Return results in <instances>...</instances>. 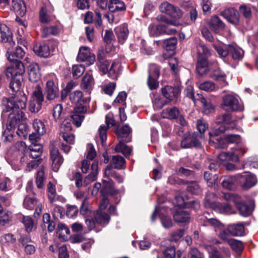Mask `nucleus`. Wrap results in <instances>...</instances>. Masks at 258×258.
<instances>
[{
	"mask_svg": "<svg viewBox=\"0 0 258 258\" xmlns=\"http://www.w3.org/2000/svg\"><path fill=\"white\" fill-rule=\"evenodd\" d=\"M27 101V97L23 92H20L15 98L8 100L7 111L12 110L9 114L7 124V129L9 131L14 128L19 121L26 119L22 109L26 108Z\"/></svg>",
	"mask_w": 258,
	"mask_h": 258,
	"instance_id": "obj_1",
	"label": "nucleus"
},
{
	"mask_svg": "<svg viewBox=\"0 0 258 258\" xmlns=\"http://www.w3.org/2000/svg\"><path fill=\"white\" fill-rule=\"evenodd\" d=\"M69 97L72 103L80 104L79 105L74 108L71 115L73 123L77 127H79L84 119V114L88 110L87 107L85 104L90 102V98L83 97V93L80 90L71 93Z\"/></svg>",
	"mask_w": 258,
	"mask_h": 258,
	"instance_id": "obj_2",
	"label": "nucleus"
},
{
	"mask_svg": "<svg viewBox=\"0 0 258 258\" xmlns=\"http://www.w3.org/2000/svg\"><path fill=\"white\" fill-rule=\"evenodd\" d=\"M44 97L41 86L37 85L35 87L29 104V109L32 113H37L39 111L44 101Z\"/></svg>",
	"mask_w": 258,
	"mask_h": 258,
	"instance_id": "obj_3",
	"label": "nucleus"
},
{
	"mask_svg": "<svg viewBox=\"0 0 258 258\" xmlns=\"http://www.w3.org/2000/svg\"><path fill=\"white\" fill-rule=\"evenodd\" d=\"M235 150L232 152H222L218 156L220 160L223 161H231L232 162H237L238 161V156L243 155L246 152V149L241 144L237 145L234 147Z\"/></svg>",
	"mask_w": 258,
	"mask_h": 258,
	"instance_id": "obj_4",
	"label": "nucleus"
},
{
	"mask_svg": "<svg viewBox=\"0 0 258 258\" xmlns=\"http://www.w3.org/2000/svg\"><path fill=\"white\" fill-rule=\"evenodd\" d=\"M202 139V136L199 135L197 133H194L191 135H185L181 141L180 145L182 148H190L193 146L199 147L200 140Z\"/></svg>",
	"mask_w": 258,
	"mask_h": 258,
	"instance_id": "obj_5",
	"label": "nucleus"
},
{
	"mask_svg": "<svg viewBox=\"0 0 258 258\" xmlns=\"http://www.w3.org/2000/svg\"><path fill=\"white\" fill-rule=\"evenodd\" d=\"M160 11L174 19H179L182 15L181 10L174 7L170 3L165 2L162 3L159 7Z\"/></svg>",
	"mask_w": 258,
	"mask_h": 258,
	"instance_id": "obj_6",
	"label": "nucleus"
},
{
	"mask_svg": "<svg viewBox=\"0 0 258 258\" xmlns=\"http://www.w3.org/2000/svg\"><path fill=\"white\" fill-rule=\"evenodd\" d=\"M223 107L233 111H241L243 106L239 103L238 100L233 95L228 94L223 97Z\"/></svg>",
	"mask_w": 258,
	"mask_h": 258,
	"instance_id": "obj_7",
	"label": "nucleus"
},
{
	"mask_svg": "<svg viewBox=\"0 0 258 258\" xmlns=\"http://www.w3.org/2000/svg\"><path fill=\"white\" fill-rule=\"evenodd\" d=\"M46 98L49 101L53 100L59 97L58 85L52 80L47 81L44 89Z\"/></svg>",
	"mask_w": 258,
	"mask_h": 258,
	"instance_id": "obj_8",
	"label": "nucleus"
},
{
	"mask_svg": "<svg viewBox=\"0 0 258 258\" xmlns=\"http://www.w3.org/2000/svg\"><path fill=\"white\" fill-rule=\"evenodd\" d=\"M13 64L7 68L6 75L8 78L17 77L22 76L25 72V67L20 61H12Z\"/></svg>",
	"mask_w": 258,
	"mask_h": 258,
	"instance_id": "obj_9",
	"label": "nucleus"
},
{
	"mask_svg": "<svg viewBox=\"0 0 258 258\" xmlns=\"http://www.w3.org/2000/svg\"><path fill=\"white\" fill-rule=\"evenodd\" d=\"M220 14L231 24L235 26L240 24V15L236 9L227 8L222 11Z\"/></svg>",
	"mask_w": 258,
	"mask_h": 258,
	"instance_id": "obj_10",
	"label": "nucleus"
},
{
	"mask_svg": "<svg viewBox=\"0 0 258 258\" xmlns=\"http://www.w3.org/2000/svg\"><path fill=\"white\" fill-rule=\"evenodd\" d=\"M209 214L208 212H204L203 215L199 216L198 220L203 221L204 226L210 225L212 226L216 232L223 230L224 229V225L216 219L210 218Z\"/></svg>",
	"mask_w": 258,
	"mask_h": 258,
	"instance_id": "obj_11",
	"label": "nucleus"
},
{
	"mask_svg": "<svg viewBox=\"0 0 258 258\" xmlns=\"http://www.w3.org/2000/svg\"><path fill=\"white\" fill-rule=\"evenodd\" d=\"M238 182L243 188L248 189L254 186L256 180L255 177L249 172L237 174Z\"/></svg>",
	"mask_w": 258,
	"mask_h": 258,
	"instance_id": "obj_12",
	"label": "nucleus"
},
{
	"mask_svg": "<svg viewBox=\"0 0 258 258\" xmlns=\"http://www.w3.org/2000/svg\"><path fill=\"white\" fill-rule=\"evenodd\" d=\"M77 60L79 61H87V64L90 66L94 62L95 56L90 52L88 47L82 46L80 48Z\"/></svg>",
	"mask_w": 258,
	"mask_h": 258,
	"instance_id": "obj_13",
	"label": "nucleus"
},
{
	"mask_svg": "<svg viewBox=\"0 0 258 258\" xmlns=\"http://www.w3.org/2000/svg\"><path fill=\"white\" fill-rule=\"evenodd\" d=\"M163 95L169 101L176 102L180 93L178 87L166 86L162 89Z\"/></svg>",
	"mask_w": 258,
	"mask_h": 258,
	"instance_id": "obj_14",
	"label": "nucleus"
},
{
	"mask_svg": "<svg viewBox=\"0 0 258 258\" xmlns=\"http://www.w3.org/2000/svg\"><path fill=\"white\" fill-rule=\"evenodd\" d=\"M95 84L91 71L87 72L82 78L80 87L85 92L90 93Z\"/></svg>",
	"mask_w": 258,
	"mask_h": 258,
	"instance_id": "obj_15",
	"label": "nucleus"
},
{
	"mask_svg": "<svg viewBox=\"0 0 258 258\" xmlns=\"http://www.w3.org/2000/svg\"><path fill=\"white\" fill-rule=\"evenodd\" d=\"M12 33L8 27L5 24H0V41L3 42L7 43L6 47L15 44V42L11 41Z\"/></svg>",
	"mask_w": 258,
	"mask_h": 258,
	"instance_id": "obj_16",
	"label": "nucleus"
},
{
	"mask_svg": "<svg viewBox=\"0 0 258 258\" xmlns=\"http://www.w3.org/2000/svg\"><path fill=\"white\" fill-rule=\"evenodd\" d=\"M53 9L50 6H44L42 7L40 13L39 19L41 23H48L54 19L52 14Z\"/></svg>",
	"mask_w": 258,
	"mask_h": 258,
	"instance_id": "obj_17",
	"label": "nucleus"
},
{
	"mask_svg": "<svg viewBox=\"0 0 258 258\" xmlns=\"http://www.w3.org/2000/svg\"><path fill=\"white\" fill-rule=\"evenodd\" d=\"M7 48V58L10 61H20L19 59L24 56L25 52L20 47H17L14 50L11 49L9 46Z\"/></svg>",
	"mask_w": 258,
	"mask_h": 258,
	"instance_id": "obj_18",
	"label": "nucleus"
},
{
	"mask_svg": "<svg viewBox=\"0 0 258 258\" xmlns=\"http://www.w3.org/2000/svg\"><path fill=\"white\" fill-rule=\"evenodd\" d=\"M51 159L53 170L56 172L63 161L62 156L59 154L58 150L53 149L50 151Z\"/></svg>",
	"mask_w": 258,
	"mask_h": 258,
	"instance_id": "obj_19",
	"label": "nucleus"
},
{
	"mask_svg": "<svg viewBox=\"0 0 258 258\" xmlns=\"http://www.w3.org/2000/svg\"><path fill=\"white\" fill-rule=\"evenodd\" d=\"M196 69L198 73L201 76L207 73L210 70L207 59L203 56L199 57Z\"/></svg>",
	"mask_w": 258,
	"mask_h": 258,
	"instance_id": "obj_20",
	"label": "nucleus"
},
{
	"mask_svg": "<svg viewBox=\"0 0 258 258\" xmlns=\"http://www.w3.org/2000/svg\"><path fill=\"white\" fill-rule=\"evenodd\" d=\"M28 76L29 80L32 82H36L40 79L41 74L37 63H32L30 65Z\"/></svg>",
	"mask_w": 258,
	"mask_h": 258,
	"instance_id": "obj_21",
	"label": "nucleus"
},
{
	"mask_svg": "<svg viewBox=\"0 0 258 258\" xmlns=\"http://www.w3.org/2000/svg\"><path fill=\"white\" fill-rule=\"evenodd\" d=\"M176 205L177 206L179 207H184L187 208H193L194 209L197 210L200 209V203L198 201H192L187 203H186L183 198L181 196H177L175 198Z\"/></svg>",
	"mask_w": 258,
	"mask_h": 258,
	"instance_id": "obj_22",
	"label": "nucleus"
},
{
	"mask_svg": "<svg viewBox=\"0 0 258 258\" xmlns=\"http://www.w3.org/2000/svg\"><path fill=\"white\" fill-rule=\"evenodd\" d=\"M94 218L97 223L103 226L107 225L110 220V216L106 212L100 210L96 211L94 215Z\"/></svg>",
	"mask_w": 258,
	"mask_h": 258,
	"instance_id": "obj_23",
	"label": "nucleus"
},
{
	"mask_svg": "<svg viewBox=\"0 0 258 258\" xmlns=\"http://www.w3.org/2000/svg\"><path fill=\"white\" fill-rule=\"evenodd\" d=\"M210 77L215 80L222 82V86H226L228 85L226 81V75L218 67L213 70L210 73Z\"/></svg>",
	"mask_w": 258,
	"mask_h": 258,
	"instance_id": "obj_24",
	"label": "nucleus"
},
{
	"mask_svg": "<svg viewBox=\"0 0 258 258\" xmlns=\"http://www.w3.org/2000/svg\"><path fill=\"white\" fill-rule=\"evenodd\" d=\"M98 162L94 160L91 165V173L84 179V183L86 185L96 180L98 173Z\"/></svg>",
	"mask_w": 258,
	"mask_h": 258,
	"instance_id": "obj_25",
	"label": "nucleus"
},
{
	"mask_svg": "<svg viewBox=\"0 0 258 258\" xmlns=\"http://www.w3.org/2000/svg\"><path fill=\"white\" fill-rule=\"evenodd\" d=\"M241 198L239 201L236 203L235 205L238 209L240 215L244 217L249 216L253 209L252 204L250 205H248L247 204L240 202Z\"/></svg>",
	"mask_w": 258,
	"mask_h": 258,
	"instance_id": "obj_26",
	"label": "nucleus"
},
{
	"mask_svg": "<svg viewBox=\"0 0 258 258\" xmlns=\"http://www.w3.org/2000/svg\"><path fill=\"white\" fill-rule=\"evenodd\" d=\"M12 7L17 15L23 16L26 12V7L23 0H13Z\"/></svg>",
	"mask_w": 258,
	"mask_h": 258,
	"instance_id": "obj_27",
	"label": "nucleus"
},
{
	"mask_svg": "<svg viewBox=\"0 0 258 258\" xmlns=\"http://www.w3.org/2000/svg\"><path fill=\"white\" fill-rule=\"evenodd\" d=\"M115 33L117 36L118 41L123 44L127 39L128 35V30L126 25L123 24L115 29Z\"/></svg>",
	"mask_w": 258,
	"mask_h": 258,
	"instance_id": "obj_28",
	"label": "nucleus"
},
{
	"mask_svg": "<svg viewBox=\"0 0 258 258\" xmlns=\"http://www.w3.org/2000/svg\"><path fill=\"white\" fill-rule=\"evenodd\" d=\"M103 188L101 190L102 195H115L117 192L114 187L113 182L111 180L102 181Z\"/></svg>",
	"mask_w": 258,
	"mask_h": 258,
	"instance_id": "obj_29",
	"label": "nucleus"
},
{
	"mask_svg": "<svg viewBox=\"0 0 258 258\" xmlns=\"http://www.w3.org/2000/svg\"><path fill=\"white\" fill-rule=\"evenodd\" d=\"M33 50L36 54L43 57H47L50 55L49 46L46 44H40L34 46Z\"/></svg>",
	"mask_w": 258,
	"mask_h": 258,
	"instance_id": "obj_30",
	"label": "nucleus"
},
{
	"mask_svg": "<svg viewBox=\"0 0 258 258\" xmlns=\"http://www.w3.org/2000/svg\"><path fill=\"white\" fill-rule=\"evenodd\" d=\"M108 9L110 12L115 13L124 11L125 6L120 0H110L108 4Z\"/></svg>",
	"mask_w": 258,
	"mask_h": 258,
	"instance_id": "obj_31",
	"label": "nucleus"
},
{
	"mask_svg": "<svg viewBox=\"0 0 258 258\" xmlns=\"http://www.w3.org/2000/svg\"><path fill=\"white\" fill-rule=\"evenodd\" d=\"M179 110L176 107L167 108L163 110L162 112V116L163 118L169 119H175L177 118Z\"/></svg>",
	"mask_w": 258,
	"mask_h": 258,
	"instance_id": "obj_32",
	"label": "nucleus"
},
{
	"mask_svg": "<svg viewBox=\"0 0 258 258\" xmlns=\"http://www.w3.org/2000/svg\"><path fill=\"white\" fill-rule=\"evenodd\" d=\"M174 219L177 223H186L188 222L190 216L187 211L183 210L177 211L173 215Z\"/></svg>",
	"mask_w": 258,
	"mask_h": 258,
	"instance_id": "obj_33",
	"label": "nucleus"
},
{
	"mask_svg": "<svg viewBox=\"0 0 258 258\" xmlns=\"http://www.w3.org/2000/svg\"><path fill=\"white\" fill-rule=\"evenodd\" d=\"M237 182H238L237 175L225 177L222 181V184L224 188L232 190L235 188Z\"/></svg>",
	"mask_w": 258,
	"mask_h": 258,
	"instance_id": "obj_34",
	"label": "nucleus"
},
{
	"mask_svg": "<svg viewBox=\"0 0 258 258\" xmlns=\"http://www.w3.org/2000/svg\"><path fill=\"white\" fill-rule=\"evenodd\" d=\"M218 203L217 197L214 193L208 192L206 194L204 202L206 207L214 209Z\"/></svg>",
	"mask_w": 258,
	"mask_h": 258,
	"instance_id": "obj_35",
	"label": "nucleus"
},
{
	"mask_svg": "<svg viewBox=\"0 0 258 258\" xmlns=\"http://www.w3.org/2000/svg\"><path fill=\"white\" fill-rule=\"evenodd\" d=\"M229 233L233 236H242L243 235L244 228L241 223L231 224L228 227Z\"/></svg>",
	"mask_w": 258,
	"mask_h": 258,
	"instance_id": "obj_36",
	"label": "nucleus"
},
{
	"mask_svg": "<svg viewBox=\"0 0 258 258\" xmlns=\"http://www.w3.org/2000/svg\"><path fill=\"white\" fill-rule=\"evenodd\" d=\"M229 55L234 60H240L243 56L244 51L239 47L229 45Z\"/></svg>",
	"mask_w": 258,
	"mask_h": 258,
	"instance_id": "obj_37",
	"label": "nucleus"
},
{
	"mask_svg": "<svg viewBox=\"0 0 258 258\" xmlns=\"http://www.w3.org/2000/svg\"><path fill=\"white\" fill-rule=\"evenodd\" d=\"M210 25L215 32H218L219 30L223 29L225 27L224 24L217 16H214L211 18Z\"/></svg>",
	"mask_w": 258,
	"mask_h": 258,
	"instance_id": "obj_38",
	"label": "nucleus"
},
{
	"mask_svg": "<svg viewBox=\"0 0 258 258\" xmlns=\"http://www.w3.org/2000/svg\"><path fill=\"white\" fill-rule=\"evenodd\" d=\"M199 88L206 92L215 91L219 89V86L211 81H206L200 83Z\"/></svg>",
	"mask_w": 258,
	"mask_h": 258,
	"instance_id": "obj_39",
	"label": "nucleus"
},
{
	"mask_svg": "<svg viewBox=\"0 0 258 258\" xmlns=\"http://www.w3.org/2000/svg\"><path fill=\"white\" fill-rule=\"evenodd\" d=\"M204 177L209 187H213L218 183V176L216 174H212L209 171H205Z\"/></svg>",
	"mask_w": 258,
	"mask_h": 258,
	"instance_id": "obj_40",
	"label": "nucleus"
},
{
	"mask_svg": "<svg viewBox=\"0 0 258 258\" xmlns=\"http://www.w3.org/2000/svg\"><path fill=\"white\" fill-rule=\"evenodd\" d=\"M43 226L47 228L49 232H52L55 227V224L54 221L50 220V216L48 213H44L43 215Z\"/></svg>",
	"mask_w": 258,
	"mask_h": 258,
	"instance_id": "obj_41",
	"label": "nucleus"
},
{
	"mask_svg": "<svg viewBox=\"0 0 258 258\" xmlns=\"http://www.w3.org/2000/svg\"><path fill=\"white\" fill-rule=\"evenodd\" d=\"M33 127L39 135H43L46 133V128L44 122L39 119L34 120Z\"/></svg>",
	"mask_w": 258,
	"mask_h": 258,
	"instance_id": "obj_42",
	"label": "nucleus"
},
{
	"mask_svg": "<svg viewBox=\"0 0 258 258\" xmlns=\"http://www.w3.org/2000/svg\"><path fill=\"white\" fill-rule=\"evenodd\" d=\"M11 81L10 84V87L14 92H17L19 90L22 85L23 77L22 76H19L17 77H10Z\"/></svg>",
	"mask_w": 258,
	"mask_h": 258,
	"instance_id": "obj_43",
	"label": "nucleus"
},
{
	"mask_svg": "<svg viewBox=\"0 0 258 258\" xmlns=\"http://www.w3.org/2000/svg\"><path fill=\"white\" fill-rule=\"evenodd\" d=\"M214 210L222 214H231L233 213V211L231 206L227 204L218 203Z\"/></svg>",
	"mask_w": 258,
	"mask_h": 258,
	"instance_id": "obj_44",
	"label": "nucleus"
},
{
	"mask_svg": "<svg viewBox=\"0 0 258 258\" xmlns=\"http://www.w3.org/2000/svg\"><path fill=\"white\" fill-rule=\"evenodd\" d=\"M22 222L25 226L26 230L30 232L35 229V226L33 219L29 216H23Z\"/></svg>",
	"mask_w": 258,
	"mask_h": 258,
	"instance_id": "obj_45",
	"label": "nucleus"
},
{
	"mask_svg": "<svg viewBox=\"0 0 258 258\" xmlns=\"http://www.w3.org/2000/svg\"><path fill=\"white\" fill-rule=\"evenodd\" d=\"M233 128L232 126H226V124H221L217 130L214 131L213 133L210 132L209 133V142L210 143H215V137H217L220 133H222L224 132L227 129Z\"/></svg>",
	"mask_w": 258,
	"mask_h": 258,
	"instance_id": "obj_46",
	"label": "nucleus"
},
{
	"mask_svg": "<svg viewBox=\"0 0 258 258\" xmlns=\"http://www.w3.org/2000/svg\"><path fill=\"white\" fill-rule=\"evenodd\" d=\"M239 12L245 19L249 20L251 18L252 12L249 6L241 5L239 7Z\"/></svg>",
	"mask_w": 258,
	"mask_h": 258,
	"instance_id": "obj_47",
	"label": "nucleus"
},
{
	"mask_svg": "<svg viewBox=\"0 0 258 258\" xmlns=\"http://www.w3.org/2000/svg\"><path fill=\"white\" fill-rule=\"evenodd\" d=\"M69 228L64 224L59 223L57 227V234L59 238L64 239L66 236L70 234Z\"/></svg>",
	"mask_w": 258,
	"mask_h": 258,
	"instance_id": "obj_48",
	"label": "nucleus"
},
{
	"mask_svg": "<svg viewBox=\"0 0 258 258\" xmlns=\"http://www.w3.org/2000/svg\"><path fill=\"white\" fill-rule=\"evenodd\" d=\"M217 122L223 123L228 126L231 124V126H232L233 127L235 125V121L231 120V116L229 113H225L220 116L217 119Z\"/></svg>",
	"mask_w": 258,
	"mask_h": 258,
	"instance_id": "obj_49",
	"label": "nucleus"
},
{
	"mask_svg": "<svg viewBox=\"0 0 258 258\" xmlns=\"http://www.w3.org/2000/svg\"><path fill=\"white\" fill-rule=\"evenodd\" d=\"M116 152H120L124 155H129L131 154L132 149L126 146L122 141H119L115 149Z\"/></svg>",
	"mask_w": 258,
	"mask_h": 258,
	"instance_id": "obj_50",
	"label": "nucleus"
},
{
	"mask_svg": "<svg viewBox=\"0 0 258 258\" xmlns=\"http://www.w3.org/2000/svg\"><path fill=\"white\" fill-rule=\"evenodd\" d=\"M116 152H120L124 155H129L131 154L132 149L126 146L122 141H119L115 149Z\"/></svg>",
	"mask_w": 258,
	"mask_h": 258,
	"instance_id": "obj_51",
	"label": "nucleus"
},
{
	"mask_svg": "<svg viewBox=\"0 0 258 258\" xmlns=\"http://www.w3.org/2000/svg\"><path fill=\"white\" fill-rule=\"evenodd\" d=\"M116 152H120L124 155H129L131 154L132 149L126 146L122 141H119L115 149Z\"/></svg>",
	"mask_w": 258,
	"mask_h": 258,
	"instance_id": "obj_52",
	"label": "nucleus"
},
{
	"mask_svg": "<svg viewBox=\"0 0 258 258\" xmlns=\"http://www.w3.org/2000/svg\"><path fill=\"white\" fill-rule=\"evenodd\" d=\"M45 177L44 176V170L43 167H41L37 172L36 182L37 187L38 188H42L44 186V181Z\"/></svg>",
	"mask_w": 258,
	"mask_h": 258,
	"instance_id": "obj_53",
	"label": "nucleus"
},
{
	"mask_svg": "<svg viewBox=\"0 0 258 258\" xmlns=\"http://www.w3.org/2000/svg\"><path fill=\"white\" fill-rule=\"evenodd\" d=\"M197 53L199 57L203 56L207 59L211 55L210 50L203 43H200L197 46Z\"/></svg>",
	"mask_w": 258,
	"mask_h": 258,
	"instance_id": "obj_54",
	"label": "nucleus"
},
{
	"mask_svg": "<svg viewBox=\"0 0 258 258\" xmlns=\"http://www.w3.org/2000/svg\"><path fill=\"white\" fill-rule=\"evenodd\" d=\"M47 191L48 197L51 203H53L58 199L55 186L50 182L47 185Z\"/></svg>",
	"mask_w": 258,
	"mask_h": 258,
	"instance_id": "obj_55",
	"label": "nucleus"
},
{
	"mask_svg": "<svg viewBox=\"0 0 258 258\" xmlns=\"http://www.w3.org/2000/svg\"><path fill=\"white\" fill-rule=\"evenodd\" d=\"M37 201L33 198L26 197L23 202L24 207L28 210H33L37 205Z\"/></svg>",
	"mask_w": 258,
	"mask_h": 258,
	"instance_id": "obj_56",
	"label": "nucleus"
},
{
	"mask_svg": "<svg viewBox=\"0 0 258 258\" xmlns=\"http://www.w3.org/2000/svg\"><path fill=\"white\" fill-rule=\"evenodd\" d=\"M112 163L115 168L120 169L124 165L125 159L119 155L113 156L112 159Z\"/></svg>",
	"mask_w": 258,
	"mask_h": 258,
	"instance_id": "obj_57",
	"label": "nucleus"
},
{
	"mask_svg": "<svg viewBox=\"0 0 258 258\" xmlns=\"http://www.w3.org/2000/svg\"><path fill=\"white\" fill-rule=\"evenodd\" d=\"M176 44V38L172 37L164 41V47L168 51L173 50L175 48Z\"/></svg>",
	"mask_w": 258,
	"mask_h": 258,
	"instance_id": "obj_58",
	"label": "nucleus"
},
{
	"mask_svg": "<svg viewBox=\"0 0 258 258\" xmlns=\"http://www.w3.org/2000/svg\"><path fill=\"white\" fill-rule=\"evenodd\" d=\"M28 134V126L24 123L18 125L17 134L21 138L26 139Z\"/></svg>",
	"mask_w": 258,
	"mask_h": 258,
	"instance_id": "obj_59",
	"label": "nucleus"
},
{
	"mask_svg": "<svg viewBox=\"0 0 258 258\" xmlns=\"http://www.w3.org/2000/svg\"><path fill=\"white\" fill-rule=\"evenodd\" d=\"M121 66L118 63L113 62L110 68L108 69L109 75L113 78H116L118 75L119 74Z\"/></svg>",
	"mask_w": 258,
	"mask_h": 258,
	"instance_id": "obj_60",
	"label": "nucleus"
},
{
	"mask_svg": "<svg viewBox=\"0 0 258 258\" xmlns=\"http://www.w3.org/2000/svg\"><path fill=\"white\" fill-rule=\"evenodd\" d=\"M228 243L234 250L237 252L241 251L243 249V243L240 241L231 239L228 240Z\"/></svg>",
	"mask_w": 258,
	"mask_h": 258,
	"instance_id": "obj_61",
	"label": "nucleus"
},
{
	"mask_svg": "<svg viewBox=\"0 0 258 258\" xmlns=\"http://www.w3.org/2000/svg\"><path fill=\"white\" fill-rule=\"evenodd\" d=\"M131 127L128 125L125 124L120 129L117 130L115 133L118 138H123L127 137L131 133Z\"/></svg>",
	"mask_w": 258,
	"mask_h": 258,
	"instance_id": "obj_62",
	"label": "nucleus"
},
{
	"mask_svg": "<svg viewBox=\"0 0 258 258\" xmlns=\"http://www.w3.org/2000/svg\"><path fill=\"white\" fill-rule=\"evenodd\" d=\"M204 247L209 252V258H222L220 253L213 246L204 244Z\"/></svg>",
	"mask_w": 258,
	"mask_h": 258,
	"instance_id": "obj_63",
	"label": "nucleus"
},
{
	"mask_svg": "<svg viewBox=\"0 0 258 258\" xmlns=\"http://www.w3.org/2000/svg\"><path fill=\"white\" fill-rule=\"evenodd\" d=\"M200 101L204 108L205 113H209L213 110V106L209 99L201 97Z\"/></svg>",
	"mask_w": 258,
	"mask_h": 258,
	"instance_id": "obj_64",
	"label": "nucleus"
}]
</instances>
